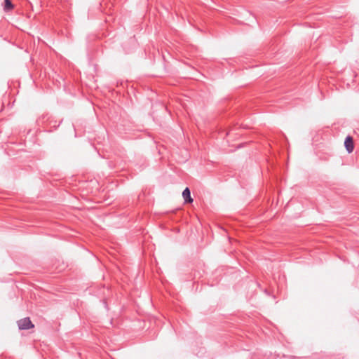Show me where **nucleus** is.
I'll return each mask as SVG.
<instances>
[{"label":"nucleus","mask_w":359,"mask_h":359,"mask_svg":"<svg viewBox=\"0 0 359 359\" xmlns=\"http://www.w3.org/2000/svg\"><path fill=\"white\" fill-rule=\"evenodd\" d=\"M182 196L185 203H191L193 202V199L191 197V192L188 187H187L182 192Z\"/></svg>","instance_id":"obj_3"},{"label":"nucleus","mask_w":359,"mask_h":359,"mask_svg":"<svg viewBox=\"0 0 359 359\" xmlns=\"http://www.w3.org/2000/svg\"><path fill=\"white\" fill-rule=\"evenodd\" d=\"M17 323L19 329L23 330L31 329L34 326L29 317L19 320Z\"/></svg>","instance_id":"obj_1"},{"label":"nucleus","mask_w":359,"mask_h":359,"mask_svg":"<svg viewBox=\"0 0 359 359\" xmlns=\"http://www.w3.org/2000/svg\"><path fill=\"white\" fill-rule=\"evenodd\" d=\"M344 146L348 154L351 153L354 149V144L353 138L351 136H347L344 141Z\"/></svg>","instance_id":"obj_2"},{"label":"nucleus","mask_w":359,"mask_h":359,"mask_svg":"<svg viewBox=\"0 0 359 359\" xmlns=\"http://www.w3.org/2000/svg\"><path fill=\"white\" fill-rule=\"evenodd\" d=\"M13 8V5L11 0H5L4 10L5 11H9Z\"/></svg>","instance_id":"obj_4"}]
</instances>
